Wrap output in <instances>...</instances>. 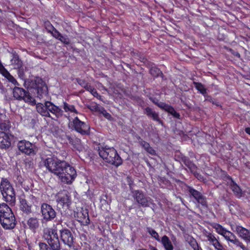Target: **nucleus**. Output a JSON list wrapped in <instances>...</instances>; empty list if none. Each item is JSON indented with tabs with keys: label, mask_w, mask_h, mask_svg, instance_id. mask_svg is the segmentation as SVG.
Returning <instances> with one entry per match:
<instances>
[{
	"label": "nucleus",
	"mask_w": 250,
	"mask_h": 250,
	"mask_svg": "<svg viewBox=\"0 0 250 250\" xmlns=\"http://www.w3.org/2000/svg\"><path fill=\"white\" fill-rule=\"evenodd\" d=\"M43 237L47 241L49 247L46 244H39L40 250H59L60 242L57 230L53 228H45L43 230Z\"/></svg>",
	"instance_id": "nucleus-1"
},
{
	"label": "nucleus",
	"mask_w": 250,
	"mask_h": 250,
	"mask_svg": "<svg viewBox=\"0 0 250 250\" xmlns=\"http://www.w3.org/2000/svg\"><path fill=\"white\" fill-rule=\"evenodd\" d=\"M0 223L5 229H13L16 224L12 209L5 203L0 204Z\"/></svg>",
	"instance_id": "nucleus-2"
},
{
	"label": "nucleus",
	"mask_w": 250,
	"mask_h": 250,
	"mask_svg": "<svg viewBox=\"0 0 250 250\" xmlns=\"http://www.w3.org/2000/svg\"><path fill=\"white\" fill-rule=\"evenodd\" d=\"M99 154L105 162L116 167H118L122 164V158L113 147H101L99 149Z\"/></svg>",
	"instance_id": "nucleus-3"
},
{
	"label": "nucleus",
	"mask_w": 250,
	"mask_h": 250,
	"mask_svg": "<svg viewBox=\"0 0 250 250\" xmlns=\"http://www.w3.org/2000/svg\"><path fill=\"white\" fill-rule=\"evenodd\" d=\"M0 191L4 200L11 204H14L16 201V194L14 188L9 181L2 178L0 184Z\"/></svg>",
	"instance_id": "nucleus-4"
},
{
	"label": "nucleus",
	"mask_w": 250,
	"mask_h": 250,
	"mask_svg": "<svg viewBox=\"0 0 250 250\" xmlns=\"http://www.w3.org/2000/svg\"><path fill=\"white\" fill-rule=\"evenodd\" d=\"M44 165L50 172L59 176L61 175L62 168L66 166V162L55 157H50L44 160Z\"/></svg>",
	"instance_id": "nucleus-5"
},
{
	"label": "nucleus",
	"mask_w": 250,
	"mask_h": 250,
	"mask_svg": "<svg viewBox=\"0 0 250 250\" xmlns=\"http://www.w3.org/2000/svg\"><path fill=\"white\" fill-rule=\"evenodd\" d=\"M76 175V171L74 167L66 163V166L62 168L61 175H59L58 177L62 182L70 184L74 180Z\"/></svg>",
	"instance_id": "nucleus-6"
},
{
	"label": "nucleus",
	"mask_w": 250,
	"mask_h": 250,
	"mask_svg": "<svg viewBox=\"0 0 250 250\" xmlns=\"http://www.w3.org/2000/svg\"><path fill=\"white\" fill-rule=\"evenodd\" d=\"M13 94L14 97L17 100H23L31 105L36 104L35 99L30 95L28 92L22 88L15 87L13 89Z\"/></svg>",
	"instance_id": "nucleus-7"
},
{
	"label": "nucleus",
	"mask_w": 250,
	"mask_h": 250,
	"mask_svg": "<svg viewBox=\"0 0 250 250\" xmlns=\"http://www.w3.org/2000/svg\"><path fill=\"white\" fill-rule=\"evenodd\" d=\"M10 124L8 121L4 122L0 121V129L6 130L9 127ZM11 145V142L9 135L3 131H0V148H5L9 147Z\"/></svg>",
	"instance_id": "nucleus-8"
},
{
	"label": "nucleus",
	"mask_w": 250,
	"mask_h": 250,
	"mask_svg": "<svg viewBox=\"0 0 250 250\" xmlns=\"http://www.w3.org/2000/svg\"><path fill=\"white\" fill-rule=\"evenodd\" d=\"M19 149L22 152L27 154H34L36 153V149L35 146L29 141L22 140L18 144Z\"/></svg>",
	"instance_id": "nucleus-9"
},
{
	"label": "nucleus",
	"mask_w": 250,
	"mask_h": 250,
	"mask_svg": "<svg viewBox=\"0 0 250 250\" xmlns=\"http://www.w3.org/2000/svg\"><path fill=\"white\" fill-rule=\"evenodd\" d=\"M41 211L43 218L46 221H50L56 216L55 210L49 205L45 203L42 204Z\"/></svg>",
	"instance_id": "nucleus-10"
},
{
	"label": "nucleus",
	"mask_w": 250,
	"mask_h": 250,
	"mask_svg": "<svg viewBox=\"0 0 250 250\" xmlns=\"http://www.w3.org/2000/svg\"><path fill=\"white\" fill-rule=\"evenodd\" d=\"M232 230L238 236L247 242H250V231L240 225H231Z\"/></svg>",
	"instance_id": "nucleus-11"
},
{
	"label": "nucleus",
	"mask_w": 250,
	"mask_h": 250,
	"mask_svg": "<svg viewBox=\"0 0 250 250\" xmlns=\"http://www.w3.org/2000/svg\"><path fill=\"white\" fill-rule=\"evenodd\" d=\"M136 202L143 207H146L152 203L150 198L146 197L144 193L140 190H134L132 192Z\"/></svg>",
	"instance_id": "nucleus-12"
},
{
	"label": "nucleus",
	"mask_w": 250,
	"mask_h": 250,
	"mask_svg": "<svg viewBox=\"0 0 250 250\" xmlns=\"http://www.w3.org/2000/svg\"><path fill=\"white\" fill-rule=\"evenodd\" d=\"M73 126L76 131L82 135L87 134L89 130V126L83 122L81 121L78 117L75 118L73 121Z\"/></svg>",
	"instance_id": "nucleus-13"
},
{
	"label": "nucleus",
	"mask_w": 250,
	"mask_h": 250,
	"mask_svg": "<svg viewBox=\"0 0 250 250\" xmlns=\"http://www.w3.org/2000/svg\"><path fill=\"white\" fill-rule=\"evenodd\" d=\"M58 206L62 207L64 209L68 208L71 204L70 196L67 192L60 193L57 199Z\"/></svg>",
	"instance_id": "nucleus-14"
},
{
	"label": "nucleus",
	"mask_w": 250,
	"mask_h": 250,
	"mask_svg": "<svg viewBox=\"0 0 250 250\" xmlns=\"http://www.w3.org/2000/svg\"><path fill=\"white\" fill-rule=\"evenodd\" d=\"M61 239L64 244L71 247L74 242V237L71 232L67 229H64L61 231Z\"/></svg>",
	"instance_id": "nucleus-15"
},
{
	"label": "nucleus",
	"mask_w": 250,
	"mask_h": 250,
	"mask_svg": "<svg viewBox=\"0 0 250 250\" xmlns=\"http://www.w3.org/2000/svg\"><path fill=\"white\" fill-rule=\"evenodd\" d=\"M0 73L9 82L14 85H18L16 80L12 76L10 73L4 68L1 62H0Z\"/></svg>",
	"instance_id": "nucleus-16"
},
{
	"label": "nucleus",
	"mask_w": 250,
	"mask_h": 250,
	"mask_svg": "<svg viewBox=\"0 0 250 250\" xmlns=\"http://www.w3.org/2000/svg\"><path fill=\"white\" fill-rule=\"evenodd\" d=\"M214 228L216 229L217 232L223 236L226 240L230 238L231 237H234L233 233L226 230L219 224H215L214 226Z\"/></svg>",
	"instance_id": "nucleus-17"
},
{
	"label": "nucleus",
	"mask_w": 250,
	"mask_h": 250,
	"mask_svg": "<svg viewBox=\"0 0 250 250\" xmlns=\"http://www.w3.org/2000/svg\"><path fill=\"white\" fill-rule=\"evenodd\" d=\"M46 106L48 112H50L57 117L60 116L62 114V110L58 106L55 105L49 101H46Z\"/></svg>",
	"instance_id": "nucleus-18"
},
{
	"label": "nucleus",
	"mask_w": 250,
	"mask_h": 250,
	"mask_svg": "<svg viewBox=\"0 0 250 250\" xmlns=\"http://www.w3.org/2000/svg\"><path fill=\"white\" fill-rule=\"evenodd\" d=\"M77 220L79 222L88 225L90 223L88 211L86 209L82 210L77 213Z\"/></svg>",
	"instance_id": "nucleus-19"
},
{
	"label": "nucleus",
	"mask_w": 250,
	"mask_h": 250,
	"mask_svg": "<svg viewBox=\"0 0 250 250\" xmlns=\"http://www.w3.org/2000/svg\"><path fill=\"white\" fill-rule=\"evenodd\" d=\"M189 191L199 203L202 205H206V201L200 192L192 188H189Z\"/></svg>",
	"instance_id": "nucleus-20"
},
{
	"label": "nucleus",
	"mask_w": 250,
	"mask_h": 250,
	"mask_svg": "<svg viewBox=\"0 0 250 250\" xmlns=\"http://www.w3.org/2000/svg\"><path fill=\"white\" fill-rule=\"evenodd\" d=\"M20 208L26 213L31 212L32 205L29 203L23 197H21L20 198Z\"/></svg>",
	"instance_id": "nucleus-21"
},
{
	"label": "nucleus",
	"mask_w": 250,
	"mask_h": 250,
	"mask_svg": "<svg viewBox=\"0 0 250 250\" xmlns=\"http://www.w3.org/2000/svg\"><path fill=\"white\" fill-rule=\"evenodd\" d=\"M52 35L56 39L60 40L61 42L65 44H69L70 43V40L66 35H62L56 29H54L52 33Z\"/></svg>",
	"instance_id": "nucleus-22"
},
{
	"label": "nucleus",
	"mask_w": 250,
	"mask_h": 250,
	"mask_svg": "<svg viewBox=\"0 0 250 250\" xmlns=\"http://www.w3.org/2000/svg\"><path fill=\"white\" fill-rule=\"evenodd\" d=\"M159 242L161 243L166 250H173L172 242L167 235L163 236Z\"/></svg>",
	"instance_id": "nucleus-23"
},
{
	"label": "nucleus",
	"mask_w": 250,
	"mask_h": 250,
	"mask_svg": "<svg viewBox=\"0 0 250 250\" xmlns=\"http://www.w3.org/2000/svg\"><path fill=\"white\" fill-rule=\"evenodd\" d=\"M36 109L37 112L41 115L45 117H50V113L48 112L47 108L46 102H45L44 104L41 103L37 104Z\"/></svg>",
	"instance_id": "nucleus-24"
},
{
	"label": "nucleus",
	"mask_w": 250,
	"mask_h": 250,
	"mask_svg": "<svg viewBox=\"0 0 250 250\" xmlns=\"http://www.w3.org/2000/svg\"><path fill=\"white\" fill-rule=\"evenodd\" d=\"M27 225L32 231L35 232L40 226L39 220L36 218H30L27 221Z\"/></svg>",
	"instance_id": "nucleus-25"
},
{
	"label": "nucleus",
	"mask_w": 250,
	"mask_h": 250,
	"mask_svg": "<svg viewBox=\"0 0 250 250\" xmlns=\"http://www.w3.org/2000/svg\"><path fill=\"white\" fill-rule=\"evenodd\" d=\"M145 114H146L148 117L151 118L153 120L158 122L159 124L162 123L159 118L158 114L151 108L149 107L145 108Z\"/></svg>",
	"instance_id": "nucleus-26"
},
{
	"label": "nucleus",
	"mask_w": 250,
	"mask_h": 250,
	"mask_svg": "<svg viewBox=\"0 0 250 250\" xmlns=\"http://www.w3.org/2000/svg\"><path fill=\"white\" fill-rule=\"evenodd\" d=\"M230 187L235 195L238 197L240 198L242 196V191L240 188L232 180L230 184Z\"/></svg>",
	"instance_id": "nucleus-27"
},
{
	"label": "nucleus",
	"mask_w": 250,
	"mask_h": 250,
	"mask_svg": "<svg viewBox=\"0 0 250 250\" xmlns=\"http://www.w3.org/2000/svg\"><path fill=\"white\" fill-rule=\"evenodd\" d=\"M233 236L234 237H231L230 238L227 239V240L231 242L236 246L240 247L243 250H248L247 248L243 244V243L236 238L234 234Z\"/></svg>",
	"instance_id": "nucleus-28"
},
{
	"label": "nucleus",
	"mask_w": 250,
	"mask_h": 250,
	"mask_svg": "<svg viewBox=\"0 0 250 250\" xmlns=\"http://www.w3.org/2000/svg\"><path fill=\"white\" fill-rule=\"evenodd\" d=\"M187 241L194 250H201V249L199 248L196 240L192 237H188L187 238Z\"/></svg>",
	"instance_id": "nucleus-29"
},
{
	"label": "nucleus",
	"mask_w": 250,
	"mask_h": 250,
	"mask_svg": "<svg viewBox=\"0 0 250 250\" xmlns=\"http://www.w3.org/2000/svg\"><path fill=\"white\" fill-rule=\"evenodd\" d=\"M47 94V86L43 85L41 87H38L37 88V97L41 99L46 96Z\"/></svg>",
	"instance_id": "nucleus-30"
},
{
	"label": "nucleus",
	"mask_w": 250,
	"mask_h": 250,
	"mask_svg": "<svg viewBox=\"0 0 250 250\" xmlns=\"http://www.w3.org/2000/svg\"><path fill=\"white\" fill-rule=\"evenodd\" d=\"M11 64L14 68H19L21 66V62L19 60L17 56H14L11 60Z\"/></svg>",
	"instance_id": "nucleus-31"
},
{
	"label": "nucleus",
	"mask_w": 250,
	"mask_h": 250,
	"mask_svg": "<svg viewBox=\"0 0 250 250\" xmlns=\"http://www.w3.org/2000/svg\"><path fill=\"white\" fill-rule=\"evenodd\" d=\"M146 231L147 232H148L149 234L156 241L158 242L160 241V238L158 233L154 229L151 228L147 227L146 228Z\"/></svg>",
	"instance_id": "nucleus-32"
},
{
	"label": "nucleus",
	"mask_w": 250,
	"mask_h": 250,
	"mask_svg": "<svg viewBox=\"0 0 250 250\" xmlns=\"http://www.w3.org/2000/svg\"><path fill=\"white\" fill-rule=\"evenodd\" d=\"M63 108L65 112L70 111L71 112H77L74 105L68 104L65 102L63 103Z\"/></svg>",
	"instance_id": "nucleus-33"
},
{
	"label": "nucleus",
	"mask_w": 250,
	"mask_h": 250,
	"mask_svg": "<svg viewBox=\"0 0 250 250\" xmlns=\"http://www.w3.org/2000/svg\"><path fill=\"white\" fill-rule=\"evenodd\" d=\"M150 73L152 76L156 77L162 75L161 70L159 68L155 67H152L150 68Z\"/></svg>",
	"instance_id": "nucleus-34"
},
{
	"label": "nucleus",
	"mask_w": 250,
	"mask_h": 250,
	"mask_svg": "<svg viewBox=\"0 0 250 250\" xmlns=\"http://www.w3.org/2000/svg\"><path fill=\"white\" fill-rule=\"evenodd\" d=\"M194 84L196 88L201 93L203 94L206 93V89L202 84L199 83H194Z\"/></svg>",
	"instance_id": "nucleus-35"
},
{
	"label": "nucleus",
	"mask_w": 250,
	"mask_h": 250,
	"mask_svg": "<svg viewBox=\"0 0 250 250\" xmlns=\"http://www.w3.org/2000/svg\"><path fill=\"white\" fill-rule=\"evenodd\" d=\"M74 147L79 152L83 151L84 149L79 139H76V144H74Z\"/></svg>",
	"instance_id": "nucleus-36"
},
{
	"label": "nucleus",
	"mask_w": 250,
	"mask_h": 250,
	"mask_svg": "<svg viewBox=\"0 0 250 250\" xmlns=\"http://www.w3.org/2000/svg\"><path fill=\"white\" fill-rule=\"evenodd\" d=\"M167 112L172 115L174 117L178 119L180 118V114L177 113L172 106H170Z\"/></svg>",
	"instance_id": "nucleus-37"
},
{
	"label": "nucleus",
	"mask_w": 250,
	"mask_h": 250,
	"mask_svg": "<svg viewBox=\"0 0 250 250\" xmlns=\"http://www.w3.org/2000/svg\"><path fill=\"white\" fill-rule=\"evenodd\" d=\"M167 112L172 115L174 117L178 119L180 118V114L177 113L172 106H170Z\"/></svg>",
	"instance_id": "nucleus-38"
},
{
	"label": "nucleus",
	"mask_w": 250,
	"mask_h": 250,
	"mask_svg": "<svg viewBox=\"0 0 250 250\" xmlns=\"http://www.w3.org/2000/svg\"><path fill=\"white\" fill-rule=\"evenodd\" d=\"M167 112L172 115L174 117L178 119L180 118V114L177 113L172 106H170Z\"/></svg>",
	"instance_id": "nucleus-39"
},
{
	"label": "nucleus",
	"mask_w": 250,
	"mask_h": 250,
	"mask_svg": "<svg viewBox=\"0 0 250 250\" xmlns=\"http://www.w3.org/2000/svg\"><path fill=\"white\" fill-rule=\"evenodd\" d=\"M159 107L164 109L167 112L169 108L170 107V105L166 104L164 103L160 102V103H155Z\"/></svg>",
	"instance_id": "nucleus-40"
},
{
	"label": "nucleus",
	"mask_w": 250,
	"mask_h": 250,
	"mask_svg": "<svg viewBox=\"0 0 250 250\" xmlns=\"http://www.w3.org/2000/svg\"><path fill=\"white\" fill-rule=\"evenodd\" d=\"M206 237L208 238V240L212 244H213L216 240L217 239L215 238V237L211 233H208L206 235Z\"/></svg>",
	"instance_id": "nucleus-41"
},
{
	"label": "nucleus",
	"mask_w": 250,
	"mask_h": 250,
	"mask_svg": "<svg viewBox=\"0 0 250 250\" xmlns=\"http://www.w3.org/2000/svg\"><path fill=\"white\" fill-rule=\"evenodd\" d=\"M100 112L102 114L104 117L108 119H110V118L111 117L110 114L107 112V111L103 107L101 108Z\"/></svg>",
	"instance_id": "nucleus-42"
},
{
	"label": "nucleus",
	"mask_w": 250,
	"mask_h": 250,
	"mask_svg": "<svg viewBox=\"0 0 250 250\" xmlns=\"http://www.w3.org/2000/svg\"><path fill=\"white\" fill-rule=\"evenodd\" d=\"M102 108V107L99 106L98 104H94L91 106L90 109L93 111H97L100 112Z\"/></svg>",
	"instance_id": "nucleus-43"
},
{
	"label": "nucleus",
	"mask_w": 250,
	"mask_h": 250,
	"mask_svg": "<svg viewBox=\"0 0 250 250\" xmlns=\"http://www.w3.org/2000/svg\"><path fill=\"white\" fill-rule=\"evenodd\" d=\"M89 92L94 97H97L99 99H101V96L98 94L97 90L94 88H93Z\"/></svg>",
	"instance_id": "nucleus-44"
},
{
	"label": "nucleus",
	"mask_w": 250,
	"mask_h": 250,
	"mask_svg": "<svg viewBox=\"0 0 250 250\" xmlns=\"http://www.w3.org/2000/svg\"><path fill=\"white\" fill-rule=\"evenodd\" d=\"M15 181L19 186H22L24 180L21 176H17Z\"/></svg>",
	"instance_id": "nucleus-45"
},
{
	"label": "nucleus",
	"mask_w": 250,
	"mask_h": 250,
	"mask_svg": "<svg viewBox=\"0 0 250 250\" xmlns=\"http://www.w3.org/2000/svg\"><path fill=\"white\" fill-rule=\"evenodd\" d=\"M140 144L146 150L150 146L149 144L144 141H140Z\"/></svg>",
	"instance_id": "nucleus-46"
},
{
	"label": "nucleus",
	"mask_w": 250,
	"mask_h": 250,
	"mask_svg": "<svg viewBox=\"0 0 250 250\" xmlns=\"http://www.w3.org/2000/svg\"><path fill=\"white\" fill-rule=\"evenodd\" d=\"M212 245L216 250H222V247L217 240H216L213 244H212Z\"/></svg>",
	"instance_id": "nucleus-47"
},
{
	"label": "nucleus",
	"mask_w": 250,
	"mask_h": 250,
	"mask_svg": "<svg viewBox=\"0 0 250 250\" xmlns=\"http://www.w3.org/2000/svg\"><path fill=\"white\" fill-rule=\"evenodd\" d=\"M77 82L78 83V84L83 87H84V86H85V84L86 83V82H85V80L80 79H77Z\"/></svg>",
	"instance_id": "nucleus-48"
},
{
	"label": "nucleus",
	"mask_w": 250,
	"mask_h": 250,
	"mask_svg": "<svg viewBox=\"0 0 250 250\" xmlns=\"http://www.w3.org/2000/svg\"><path fill=\"white\" fill-rule=\"evenodd\" d=\"M146 151L151 155H155V151L150 146H149Z\"/></svg>",
	"instance_id": "nucleus-49"
},
{
	"label": "nucleus",
	"mask_w": 250,
	"mask_h": 250,
	"mask_svg": "<svg viewBox=\"0 0 250 250\" xmlns=\"http://www.w3.org/2000/svg\"><path fill=\"white\" fill-rule=\"evenodd\" d=\"M86 90L89 91H90L93 87L91 86L88 83H86L84 87Z\"/></svg>",
	"instance_id": "nucleus-50"
},
{
	"label": "nucleus",
	"mask_w": 250,
	"mask_h": 250,
	"mask_svg": "<svg viewBox=\"0 0 250 250\" xmlns=\"http://www.w3.org/2000/svg\"><path fill=\"white\" fill-rule=\"evenodd\" d=\"M189 168H190L191 171H193L195 170L196 167L195 165L191 164L190 166H189Z\"/></svg>",
	"instance_id": "nucleus-51"
},
{
	"label": "nucleus",
	"mask_w": 250,
	"mask_h": 250,
	"mask_svg": "<svg viewBox=\"0 0 250 250\" xmlns=\"http://www.w3.org/2000/svg\"><path fill=\"white\" fill-rule=\"evenodd\" d=\"M245 131L247 133L250 135V127H247L245 129Z\"/></svg>",
	"instance_id": "nucleus-52"
},
{
	"label": "nucleus",
	"mask_w": 250,
	"mask_h": 250,
	"mask_svg": "<svg viewBox=\"0 0 250 250\" xmlns=\"http://www.w3.org/2000/svg\"><path fill=\"white\" fill-rule=\"evenodd\" d=\"M171 240L174 242L176 240V237L174 236H172Z\"/></svg>",
	"instance_id": "nucleus-53"
},
{
	"label": "nucleus",
	"mask_w": 250,
	"mask_h": 250,
	"mask_svg": "<svg viewBox=\"0 0 250 250\" xmlns=\"http://www.w3.org/2000/svg\"><path fill=\"white\" fill-rule=\"evenodd\" d=\"M150 250H158L154 247H151Z\"/></svg>",
	"instance_id": "nucleus-54"
},
{
	"label": "nucleus",
	"mask_w": 250,
	"mask_h": 250,
	"mask_svg": "<svg viewBox=\"0 0 250 250\" xmlns=\"http://www.w3.org/2000/svg\"><path fill=\"white\" fill-rule=\"evenodd\" d=\"M5 250H12L11 249H10V248H8V249H5Z\"/></svg>",
	"instance_id": "nucleus-55"
},
{
	"label": "nucleus",
	"mask_w": 250,
	"mask_h": 250,
	"mask_svg": "<svg viewBox=\"0 0 250 250\" xmlns=\"http://www.w3.org/2000/svg\"><path fill=\"white\" fill-rule=\"evenodd\" d=\"M30 196H31V197H32V198L33 199H34V198H35V197H34V196H31V195Z\"/></svg>",
	"instance_id": "nucleus-56"
}]
</instances>
